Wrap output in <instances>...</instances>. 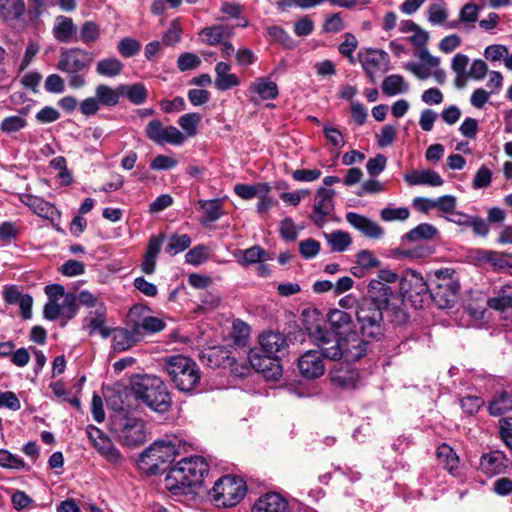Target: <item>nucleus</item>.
Listing matches in <instances>:
<instances>
[{
    "mask_svg": "<svg viewBox=\"0 0 512 512\" xmlns=\"http://www.w3.org/2000/svg\"><path fill=\"white\" fill-rule=\"evenodd\" d=\"M386 296L387 289H383L378 283H373L370 294L361 298L355 306L358 335L365 342V353L370 341H379L384 336V311L388 312L393 322V306L385 298Z\"/></svg>",
    "mask_w": 512,
    "mask_h": 512,
    "instance_id": "1",
    "label": "nucleus"
},
{
    "mask_svg": "<svg viewBox=\"0 0 512 512\" xmlns=\"http://www.w3.org/2000/svg\"><path fill=\"white\" fill-rule=\"evenodd\" d=\"M310 337L320 349L321 355L330 360L344 359L351 362L365 355V342L360 339L358 333H349L346 337H341L317 326L310 332Z\"/></svg>",
    "mask_w": 512,
    "mask_h": 512,
    "instance_id": "2",
    "label": "nucleus"
},
{
    "mask_svg": "<svg viewBox=\"0 0 512 512\" xmlns=\"http://www.w3.org/2000/svg\"><path fill=\"white\" fill-rule=\"evenodd\" d=\"M208 464L200 456L185 457L171 466L164 479V485L173 494H186L188 490L200 487Z\"/></svg>",
    "mask_w": 512,
    "mask_h": 512,
    "instance_id": "3",
    "label": "nucleus"
},
{
    "mask_svg": "<svg viewBox=\"0 0 512 512\" xmlns=\"http://www.w3.org/2000/svg\"><path fill=\"white\" fill-rule=\"evenodd\" d=\"M131 392L151 410L164 413L171 407L172 399L165 383L154 375H136L131 379Z\"/></svg>",
    "mask_w": 512,
    "mask_h": 512,
    "instance_id": "4",
    "label": "nucleus"
},
{
    "mask_svg": "<svg viewBox=\"0 0 512 512\" xmlns=\"http://www.w3.org/2000/svg\"><path fill=\"white\" fill-rule=\"evenodd\" d=\"M187 444L174 437L168 440L155 441L140 456V465L150 474H158L166 468L164 465L172 463L177 456L186 452Z\"/></svg>",
    "mask_w": 512,
    "mask_h": 512,
    "instance_id": "5",
    "label": "nucleus"
},
{
    "mask_svg": "<svg viewBox=\"0 0 512 512\" xmlns=\"http://www.w3.org/2000/svg\"><path fill=\"white\" fill-rule=\"evenodd\" d=\"M164 369L175 387L182 392L194 391L201 380V372L191 358L173 355L165 359Z\"/></svg>",
    "mask_w": 512,
    "mask_h": 512,
    "instance_id": "6",
    "label": "nucleus"
},
{
    "mask_svg": "<svg viewBox=\"0 0 512 512\" xmlns=\"http://www.w3.org/2000/svg\"><path fill=\"white\" fill-rule=\"evenodd\" d=\"M91 54L80 48L63 49L60 52L57 69L69 75L68 82L72 89H80L86 85L85 72L92 64Z\"/></svg>",
    "mask_w": 512,
    "mask_h": 512,
    "instance_id": "7",
    "label": "nucleus"
},
{
    "mask_svg": "<svg viewBox=\"0 0 512 512\" xmlns=\"http://www.w3.org/2000/svg\"><path fill=\"white\" fill-rule=\"evenodd\" d=\"M246 492V483L241 478L226 475L215 482L209 495L217 506L233 507L240 503Z\"/></svg>",
    "mask_w": 512,
    "mask_h": 512,
    "instance_id": "8",
    "label": "nucleus"
},
{
    "mask_svg": "<svg viewBox=\"0 0 512 512\" xmlns=\"http://www.w3.org/2000/svg\"><path fill=\"white\" fill-rule=\"evenodd\" d=\"M398 280V275L389 269H382L378 272L377 278L372 279L367 287V292L370 294L371 286L373 283H378L380 287L383 289H387V293L390 292V295L386 296L390 305L393 306V323L397 325H402L406 323L408 320V314L403 308V299L401 295L395 292L388 284L395 283Z\"/></svg>",
    "mask_w": 512,
    "mask_h": 512,
    "instance_id": "9",
    "label": "nucleus"
},
{
    "mask_svg": "<svg viewBox=\"0 0 512 512\" xmlns=\"http://www.w3.org/2000/svg\"><path fill=\"white\" fill-rule=\"evenodd\" d=\"M113 431L120 443L125 446H140L147 440L145 424L137 418L119 419L113 423Z\"/></svg>",
    "mask_w": 512,
    "mask_h": 512,
    "instance_id": "10",
    "label": "nucleus"
},
{
    "mask_svg": "<svg viewBox=\"0 0 512 512\" xmlns=\"http://www.w3.org/2000/svg\"><path fill=\"white\" fill-rule=\"evenodd\" d=\"M401 298L410 301L415 307H421L428 298L429 287L423 277L414 270H407L400 282Z\"/></svg>",
    "mask_w": 512,
    "mask_h": 512,
    "instance_id": "11",
    "label": "nucleus"
},
{
    "mask_svg": "<svg viewBox=\"0 0 512 512\" xmlns=\"http://www.w3.org/2000/svg\"><path fill=\"white\" fill-rule=\"evenodd\" d=\"M86 434L97 452L113 465L120 464L123 460L121 452L113 444L112 440L105 435L99 428L88 425Z\"/></svg>",
    "mask_w": 512,
    "mask_h": 512,
    "instance_id": "12",
    "label": "nucleus"
},
{
    "mask_svg": "<svg viewBox=\"0 0 512 512\" xmlns=\"http://www.w3.org/2000/svg\"><path fill=\"white\" fill-rule=\"evenodd\" d=\"M146 137L152 142L163 145H181L184 140V134L174 126H164L158 119L151 120L145 129Z\"/></svg>",
    "mask_w": 512,
    "mask_h": 512,
    "instance_id": "13",
    "label": "nucleus"
},
{
    "mask_svg": "<svg viewBox=\"0 0 512 512\" xmlns=\"http://www.w3.org/2000/svg\"><path fill=\"white\" fill-rule=\"evenodd\" d=\"M357 59L372 83L376 81V74L385 70L389 62V56L385 51L373 48H362L357 54Z\"/></svg>",
    "mask_w": 512,
    "mask_h": 512,
    "instance_id": "14",
    "label": "nucleus"
},
{
    "mask_svg": "<svg viewBox=\"0 0 512 512\" xmlns=\"http://www.w3.org/2000/svg\"><path fill=\"white\" fill-rule=\"evenodd\" d=\"M76 301L77 298L73 293H67L62 303H58L57 300H48L43 309L44 317L48 320L61 317V326H65L77 313Z\"/></svg>",
    "mask_w": 512,
    "mask_h": 512,
    "instance_id": "15",
    "label": "nucleus"
},
{
    "mask_svg": "<svg viewBox=\"0 0 512 512\" xmlns=\"http://www.w3.org/2000/svg\"><path fill=\"white\" fill-rule=\"evenodd\" d=\"M334 195L333 189L325 187H320L316 191L310 218L318 227H322L327 222V217L334 211Z\"/></svg>",
    "mask_w": 512,
    "mask_h": 512,
    "instance_id": "16",
    "label": "nucleus"
},
{
    "mask_svg": "<svg viewBox=\"0 0 512 512\" xmlns=\"http://www.w3.org/2000/svg\"><path fill=\"white\" fill-rule=\"evenodd\" d=\"M323 355L317 350L305 352L298 360V367L301 374L308 379H315L325 372Z\"/></svg>",
    "mask_w": 512,
    "mask_h": 512,
    "instance_id": "17",
    "label": "nucleus"
},
{
    "mask_svg": "<svg viewBox=\"0 0 512 512\" xmlns=\"http://www.w3.org/2000/svg\"><path fill=\"white\" fill-rule=\"evenodd\" d=\"M416 56L420 62H408L405 68L419 79L428 78L432 74V70L440 64V60L432 56L427 49H419L416 52Z\"/></svg>",
    "mask_w": 512,
    "mask_h": 512,
    "instance_id": "18",
    "label": "nucleus"
},
{
    "mask_svg": "<svg viewBox=\"0 0 512 512\" xmlns=\"http://www.w3.org/2000/svg\"><path fill=\"white\" fill-rule=\"evenodd\" d=\"M346 221L361 232L365 237L380 239L384 235V229L377 222L355 212L346 214Z\"/></svg>",
    "mask_w": 512,
    "mask_h": 512,
    "instance_id": "19",
    "label": "nucleus"
},
{
    "mask_svg": "<svg viewBox=\"0 0 512 512\" xmlns=\"http://www.w3.org/2000/svg\"><path fill=\"white\" fill-rule=\"evenodd\" d=\"M111 335L113 337L112 347L116 352L130 349L143 337V333L139 332V329L135 327L134 323L130 330L120 327L111 329Z\"/></svg>",
    "mask_w": 512,
    "mask_h": 512,
    "instance_id": "20",
    "label": "nucleus"
},
{
    "mask_svg": "<svg viewBox=\"0 0 512 512\" xmlns=\"http://www.w3.org/2000/svg\"><path fill=\"white\" fill-rule=\"evenodd\" d=\"M251 512H290V507L288 501L279 493L269 492L255 501Z\"/></svg>",
    "mask_w": 512,
    "mask_h": 512,
    "instance_id": "21",
    "label": "nucleus"
},
{
    "mask_svg": "<svg viewBox=\"0 0 512 512\" xmlns=\"http://www.w3.org/2000/svg\"><path fill=\"white\" fill-rule=\"evenodd\" d=\"M106 307L98 305L96 309L90 311L83 320V329L88 330L89 335L98 332L103 338L111 336V329L105 326Z\"/></svg>",
    "mask_w": 512,
    "mask_h": 512,
    "instance_id": "22",
    "label": "nucleus"
},
{
    "mask_svg": "<svg viewBox=\"0 0 512 512\" xmlns=\"http://www.w3.org/2000/svg\"><path fill=\"white\" fill-rule=\"evenodd\" d=\"M234 35V27L228 24H217L201 29L199 37L210 45L216 46Z\"/></svg>",
    "mask_w": 512,
    "mask_h": 512,
    "instance_id": "23",
    "label": "nucleus"
},
{
    "mask_svg": "<svg viewBox=\"0 0 512 512\" xmlns=\"http://www.w3.org/2000/svg\"><path fill=\"white\" fill-rule=\"evenodd\" d=\"M328 322L330 324L328 331L341 337H346L349 333H358L352 330L351 316L343 310H331L328 314Z\"/></svg>",
    "mask_w": 512,
    "mask_h": 512,
    "instance_id": "24",
    "label": "nucleus"
},
{
    "mask_svg": "<svg viewBox=\"0 0 512 512\" xmlns=\"http://www.w3.org/2000/svg\"><path fill=\"white\" fill-rule=\"evenodd\" d=\"M21 201L28 206L33 213L42 218L54 219V217L59 214L54 205L38 196L24 194L21 196Z\"/></svg>",
    "mask_w": 512,
    "mask_h": 512,
    "instance_id": "25",
    "label": "nucleus"
},
{
    "mask_svg": "<svg viewBox=\"0 0 512 512\" xmlns=\"http://www.w3.org/2000/svg\"><path fill=\"white\" fill-rule=\"evenodd\" d=\"M53 36L61 43L77 41V27L70 17L60 15L55 20Z\"/></svg>",
    "mask_w": 512,
    "mask_h": 512,
    "instance_id": "26",
    "label": "nucleus"
},
{
    "mask_svg": "<svg viewBox=\"0 0 512 512\" xmlns=\"http://www.w3.org/2000/svg\"><path fill=\"white\" fill-rule=\"evenodd\" d=\"M404 179L411 186L427 185L437 187L444 184L442 177L429 169L412 170L410 173L405 174Z\"/></svg>",
    "mask_w": 512,
    "mask_h": 512,
    "instance_id": "27",
    "label": "nucleus"
},
{
    "mask_svg": "<svg viewBox=\"0 0 512 512\" xmlns=\"http://www.w3.org/2000/svg\"><path fill=\"white\" fill-rule=\"evenodd\" d=\"M231 66L226 62H218L215 66V87L219 91H226L240 85L236 74L230 73Z\"/></svg>",
    "mask_w": 512,
    "mask_h": 512,
    "instance_id": "28",
    "label": "nucleus"
},
{
    "mask_svg": "<svg viewBox=\"0 0 512 512\" xmlns=\"http://www.w3.org/2000/svg\"><path fill=\"white\" fill-rule=\"evenodd\" d=\"M330 379L335 387L353 389L359 381V373L354 368L339 367L331 371Z\"/></svg>",
    "mask_w": 512,
    "mask_h": 512,
    "instance_id": "29",
    "label": "nucleus"
},
{
    "mask_svg": "<svg viewBox=\"0 0 512 512\" xmlns=\"http://www.w3.org/2000/svg\"><path fill=\"white\" fill-rule=\"evenodd\" d=\"M260 352L267 354V356H275L286 345V339L283 334L279 332H263L259 338Z\"/></svg>",
    "mask_w": 512,
    "mask_h": 512,
    "instance_id": "30",
    "label": "nucleus"
},
{
    "mask_svg": "<svg viewBox=\"0 0 512 512\" xmlns=\"http://www.w3.org/2000/svg\"><path fill=\"white\" fill-rule=\"evenodd\" d=\"M505 456L502 452L494 451L484 454L480 460L482 472L488 476H495L505 471Z\"/></svg>",
    "mask_w": 512,
    "mask_h": 512,
    "instance_id": "31",
    "label": "nucleus"
},
{
    "mask_svg": "<svg viewBox=\"0 0 512 512\" xmlns=\"http://www.w3.org/2000/svg\"><path fill=\"white\" fill-rule=\"evenodd\" d=\"M248 361L255 371L264 374L273 371L274 368L278 369L277 360L273 356H267V354L264 353L262 355L257 349L250 350Z\"/></svg>",
    "mask_w": 512,
    "mask_h": 512,
    "instance_id": "32",
    "label": "nucleus"
},
{
    "mask_svg": "<svg viewBox=\"0 0 512 512\" xmlns=\"http://www.w3.org/2000/svg\"><path fill=\"white\" fill-rule=\"evenodd\" d=\"M412 206L419 212L428 213L430 210L438 208L441 212H448V196L444 195L436 199L425 197H416L412 201Z\"/></svg>",
    "mask_w": 512,
    "mask_h": 512,
    "instance_id": "33",
    "label": "nucleus"
},
{
    "mask_svg": "<svg viewBox=\"0 0 512 512\" xmlns=\"http://www.w3.org/2000/svg\"><path fill=\"white\" fill-rule=\"evenodd\" d=\"M197 209L203 213L200 220L203 224L215 222L222 215V204L219 199L199 200Z\"/></svg>",
    "mask_w": 512,
    "mask_h": 512,
    "instance_id": "34",
    "label": "nucleus"
},
{
    "mask_svg": "<svg viewBox=\"0 0 512 512\" xmlns=\"http://www.w3.org/2000/svg\"><path fill=\"white\" fill-rule=\"evenodd\" d=\"M24 11L23 0H0V17L5 21L18 20Z\"/></svg>",
    "mask_w": 512,
    "mask_h": 512,
    "instance_id": "35",
    "label": "nucleus"
},
{
    "mask_svg": "<svg viewBox=\"0 0 512 512\" xmlns=\"http://www.w3.org/2000/svg\"><path fill=\"white\" fill-rule=\"evenodd\" d=\"M271 187L267 183H257L254 185L248 184H236L234 186V192L237 196L244 200H250L264 194H269Z\"/></svg>",
    "mask_w": 512,
    "mask_h": 512,
    "instance_id": "36",
    "label": "nucleus"
},
{
    "mask_svg": "<svg viewBox=\"0 0 512 512\" xmlns=\"http://www.w3.org/2000/svg\"><path fill=\"white\" fill-rule=\"evenodd\" d=\"M120 85L112 88L105 84H99L95 88V95L101 106L112 107L119 103L121 93Z\"/></svg>",
    "mask_w": 512,
    "mask_h": 512,
    "instance_id": "37",
    "label": "nucleus"
},
{
    "mask_svg": "<svg viewBox=\"0 0 512 512\" xmlns=\"http://www.w3.org/2000/svg\"><path fill=\"white\" fill-rule=\"evenodd\" d=\"M512 410V395L506 391L496 394L488 404L489 414L500 416Z\"/></svg>",
    "mask_w": 512,
    "mask_h": 512,
    "instance_id": "38",
    "label": "nucleus"
},
{
    "mask_svg": "<svg viewBox=\"0 0 512 512\" xmlns=\"http://www.w3.org/2000/svg\"><path fill=\"white\" fill-rule=\"evenodd\" d=\"M382 92L386 96H394L406 93L409 90V84L404 77L398 74L387 76L382 83Z\"/></svg>",
    "mask_w": 512,
    "mask_h": 512,
    "instance_id": "39",
    "label": "nucleus"
},
{
    "mask_svg": "<svg viewBox=\"0 0 512 512\" xmlns=\"http://www.w3.org/2000/svg\"><path fill=\"white\" fill-rule=\"evenodd\" d=\"M324 238L333 252H344L352 244V237L350 234L342 230L324 233Z\"/></svg>",
    "mask_w": 512,
    "mask_h": 512,
    "instance_id": "40",
    "label": "nucleus"
},
{
    "mask_svg": "<svg viewBox=\"0 0 512 512\" xmlns=\"http://www.w3.org/2000/svg\"><path fill=\"white\" fill-rule=\"evenodd\" d=\"M252 92L259 95L262 100H272L278 96L277 84L265 78H258L250 86Z\"/></svg>",
    "mask_w": 512,
    "mask_h": 512,
    "instance_id": "41",
    "label": "nucleus"
},
{
    "mask_svg": "<svg viewBox=\"0 0 512 512\" xmlns=\"http://www.w3.org/2000/svg\"><path fill=\"white\" fill-rule=\"evenodd\" d=\"M121 96L127 99L134 105H141L145 102L148 91L142 83H135L132 85H120Z\"/></svg>",
    "mask_w": 512,
    "mask_h": 512,
    "instance_id": "42",
    "label": "nucleus"
},
{
    "mask_svg": "<svg viewBox=\"0 0 512 512\" xmlns=\"http://www.w3.org/2000/svg\"><path fill=\"white\" fill-rule=\"evenodd\" d=\"M437 235V229L428 223H421L405 234V239L409 242H418L421 240H431Z\"/></svg>",
    "mask_w": 512,
    "mask_h": 512,
    "instance_id": "43",
    "label": "nucleus"
},
{
    "mask_svg": "<svg viewBox=\"0 0 512 512\" xmlns=\"http://www.w3.org/2000/svg\"><path fill=\"white\" fill-rule=\"evenodd\" d=\"M489 308L497 311H505L512 307V286L503 287L496 297L490 298L487 301Z\"/></svg>",
    "mask_w": 512,
    "mask_h": 512,
    "instance_id": "44",
    "label": "nucleus"
},
{
    "mask_svg": "<svg viewBox=\"0 0 512 512\" xmlns=\"http://www.w3.org/2000/svg\"><path fill=\"white\" fill-rule=\"evenodd\" d=\"M469 63V59L464 54H456L452 60V69L456 72L455 86L457 88H463L467 81L466 68Z\"/></svg>",
    "mask_w": 512,
    "mask_h": 512,
    "instance_id": "45",
    "label": "nucleus"
},
{
    "mask_svg": "<svg viewBox=\"0 0 512 512\" xmlns=\"http://www.w3.org/2000/svg\"><path fill=\"white\" fill-rule=\"evenodd\" d=\"M123 63L117 58H106L98 61L96 72L101 76L115 77L123 70Z\"/></svg>",
    "mask_w": 512,
    "mask_h": 512,
    "instance_id": "46",
    "label": "nucleus"
},
{
    "mask_svg": "<svg viewBox=\"0 0 512 512\" xmlns=\"http://www.w3.org/2000/svg\"><path fill=\"white\" fill-rule=\"evenodd\" d=\"M135 327L139 329V332L144 333H158L166 327L165 322L157 317L145 316L140 322L133 321Z\"/></svg>",
    "mask_w": 512,
    "mask_h": 512,
    "instance_id": "47",
    "label": "nucleus"
},
{
    "mask_svg": "<svg viewBox=\"0 0 512 512\" xmlns=\"http://www.w3.org/2000/svg\"><path fill=\"white\" fill-rule=\"evenodd\" d=\"M447 10L444 0H438L429 5L428 20L433 25H442L446 21Z\"/></svg>",
    "mask_w": 512,
    "mask_h": 512,
    "instance_id": "48",
    "label": "nucleus"
},
{
    "mask_svg": "<svg viewBox=\"0 0 512 512\" xmlns=\"http://www.w3.org/2000/svg\"><path fill=\"white\" fill-rule=\"evenodd\" d=\"M428 297H430L439 308L448 307V284L437 282L431 289L429 288Z\"/></svg>",
    "mask_w": 512,
    "mask_h": 512,
    "instance_id": "49",
    "label": "nucleus"
},
{
    "mask_svg": "<svg viewBox=\"0 0 512 512\" xmlns=\"http://www.w3.org/2000/svg\"><path fill=\"white\" fill-rule=\"evenodd\" d=\"M191 244V238L187 234H174L170 237L169 243L166 246V252L171 255H176L185 249H187Z\"/></svg>",
    "mask_w": 512,
    "mask_h": 512,
    "instance_id": "50",
    "label": "nucleus"
},
{
    "mask_svg": "<svg viewBox=\"0 0 512 512\" xmlns=\"http://www.w3.org/2000/svg\"><path fill=\"white\" fill-rule=\"evenodd\" d=\"M344 40L340 43L338 50L341 55L348 58L349 62L351 64H354L356 62L353 53L358 47V41L356 37L351 33H345L343 35Z\"/></svg>",
    "mask_w": 512,
    "mask_h": 512,
    "instance_id": "51",
    "label": "nucleus"
},
{
    "mask_svg": "<svg viewBox=\"0 0 512 512\" xmlns=\"http://www.w3.org/2000/svg\"><path fill=\"white\" fill-rule=\"evenodd\" d=\"M100 36L99 26L93 21L85 22L81 29L78 40L90 45L98 40Z\"/></svg>",
    "mask_w": 512,
    "mask_h": 512,
    "instance_id": "52",
    "label": "nucleus"
},
{
    "mask_svg": "<svg viewBox=\"0 0 512 512\" xmlns=\"http://www.w3.org/2000/svg\"><path fill=\"white\" fill-rule=\"evenodd\" d=\"M201 121V116L198 113H186L182 115L178 124L186 132L187 136L192 137L197 133V126Z\"/></svg>",
    "mask_w": 512,
    "mask_h": 512,
    "instance_id": "53",
    "label": "nucleus"
},
{
    "mask_svg": "<svg viewBox=\"0 0 512 512\" xmlns=\"http://www.w3.org/2000/svg\"><path fill=\"white\" fill-rule=\"evenodd\" d=\"M268 253L260 246H253L243 251L241 263L254 264L269 260Z\"/></svg>",
    "mask_w": 512,
    "mask_h": 512,
    "instance_id": "54",
    "label": "nucleus"
},
{
    "mask_svg": "<svg viewBox=\"0 0 512 512\" xmlns=\"http://www.w3.org/2000/svg\"><path fill=\"white\" fill-rule=\"evenodd\" d=\"M27 126V121L20 116H9L3 119L0 130L4 133H14Z\"/></svg>",
    "mask_w": 512,
    "mask_h": 512,
    "instance_id": "55",
    "label": "nucleus"
},
{
    "mask_svg": "<svg viewBox=\"0 0 512 512\" xmlns=\"http://www.w3.org/2000/svg\"><path fill=\"white\" fill-rule=\"evenodd\" d=\"M0 466L20 470L25 468V462L7 450H0Z\"/></svg>",
    "mask_w": 512,
    "mask_h": 512,
    "instance_id": "56",
    "label": "nucleus"
},
{
    "mask_svg": "<svg viewBox=\"0 0 512 512\" xmlns=\"http://www.w3.org/2000/svg\"><path fill=\"white\" fill-rule=\"evenodd\" d=\"M141 49V44L133 38H123L118 44L119 53L126 58L136 55Z\"/></svg>",
    "mask_w": 512,
    "mask_h": 512,
    "instance_id": "57",
    "label": "nucleus"
},
{
    "mask_svg": "<svg viewBox=\"0 0 512 512\" xmlns=\"http://www.w3.org/2000/svg\"><path fill=\"white\" fill-rule=\"evenodd\" d=\"M208 258V248L204 245H198L189 250L185 259L186 262L192 265H199L206 261Z\"/></svg>",
    "mask_w": 512,
    "mask_h": 512,
    "instance_id": "58",
    "label": "nucleus"
},
{
    "mask_svg": "<svg viewBox=\"0 0 512 512\" xmlns=\"http://www.w3.org/2000/svg\"><path fill=\"white\" fill-rule=\"evenodd\" d=\"M381 218L384 221H395V220H406L408 219L410 212L405 207H399V208H390L386 207L381 210Z\"/></svg>",
    "mask_w": 512,
    "mask_h": 512,
    "instance_id": "59",
    "label": "nucleus"
},
{
    "mask_svg": "<svg viewBox=\"0 0 512 512\" xmlns=\"http://www.w3.org/2000/svg\"><path fill=\"white\" fill-rule=\"evenodd\" d=\"M512 257L510 254L502 252L488 251L485 253L484 259L498 269L512 267L507 258Z\"/></svg>",
    "mask_w": 512,
    "mask_h": 512,
    "instance_id": "60",
    "label": "nucleus"
},
{
    "mask_svg": "<svg viewBox=\"0 0 512 512\" xmlns=\"http://www.w3.org/2000/svg\"><path fill=\"white\" fill-rule=\"evenodd\" d=\"M320 251V243L312 238H308L299 243V252L305 259L314 258Z\"/></svg>",
    "mask_w": 512,
    "mask_h": 512,
    "instance_id": "61",
    "label": "nucleus"
},
{
    "mask_svg": "<svg viewBox=\"0 0 512 512\" xmlns=\"http://www.w3.org/2000/svg\"><path fill=\"white\" fill-rule=\"evenodd\" d=\"M356 263L365 267L367 270L380 266V261L374 256L370 250H361L356 254Z\"/></svg>",
    "mask_w": 512,
    "mask_h": 512,
    "instance_id": "62",
    "label": "nucleus"
},
{
    "mask_svg": "<svg viewBox=\"0 0 512 512\" xmlns=\"http://www.w3.org/2000/svg\"><path fill=\"white\" fill-rule=\"evenodd\" d=\"M177 64L181 71H187L199 67L201 59L196 54L187 52L179 56Z\"/></svg>",
    "mask_w": 512,
    "mask_h": 512,
    "instance_id": "63",
    "label": "nucleus"
},
{
    "mask_svg": "<svg viewBox=\"0 0 512 512\" xmlns=\"http://www.w3.org/2000/svg\"><path fill=\"white\" fill-rule=\"evenodd\" d=\"M387 158L383 154H377L374 158H370L366 164V169L369 175L377 176L386 167Z\"/></svg>",
    "mask_w": 512,
    "mask_h": 512,
    "instance_id": "64",
    "label": "nucleus"
}]
</instances>
